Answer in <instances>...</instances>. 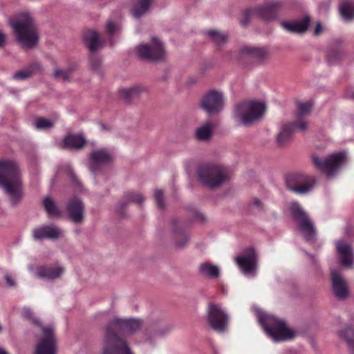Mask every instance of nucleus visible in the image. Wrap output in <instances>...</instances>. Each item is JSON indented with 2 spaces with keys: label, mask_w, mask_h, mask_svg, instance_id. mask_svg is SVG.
<instances>
[{
  "label": "nucleus",
  "mask_w": 354,
  "mask_h": 354,
  "mask_svg": "<svg viewBox=\"0 0 354 354\" xmlns=\"http://www.w3.org/2000/svg\"><path fill=\"white\" fill-rule=\"evenodd\" d=\"M141 327V321L136 319L115 318L106 328L104 354H132L127 342L119 335L133 333Z\"/></svg>",
  "instance_id": "obj_1"
},
{
  "label": "nucleus",
  "mask_w": 354,
  "mask_h": 354,
  "mask_svg": "<svg viewBox=\"0 0 354 354\" xmlns=\"http://www.w3.org/2000/svg\"><path fill=\"white\" fill-rule=\"evenodd\" d=\"M0 187L9 197L12 206L19 203L24 194L23 184L19 165L15 160H0Z\"/></svg>",
  "instance_id": "obj_2"
},
{
  "label": "nucleus",
  "mask_w": 354,
  "mask_h": 354,
  "mask_svg": "<svg viewBox=\"0 0 354 354\" xmlns=\"http://www.w3.org/2000/svg\"><path fill=\"white\" fill-rule=\"evenodd\" d=\"M9 24L13 28L17 39L26 48L35 47L38 42V32L34 20L28 13H20L9 19Z\"/></svg>",
  "instance_id": "obj_3"
},
{
  "label": "nucleus",
  "mask_w": 354,
  "mask_h": 354,
  "mask_svg": "<svg viewBox=\"0 0 354 354\" xmlns=\"http://www.w3.org/2000/svg\"><path fill=\"white\" fill-rule=\"evenodd\" d=\"M257 313L259 324L274 342L286 341L294 337V333L287 327L284 320L267 315L261 310H257Z\"/></svg>",
  "instance_id": "obj_4"
},
{
  "label": "nucleus",
  "mask_w": 354,
  "mask_h": 354,
  "mask_svg": "<svg viewBox=\"0 0 354 354\" xmlns=\"http://www.w3.org/2000/svg\"><path fill=\"white\" fill-rule=\"evenodd\" d=\"M266 109L265 103L257 101L245 102L236 105L234 117L239 124L248 126L261 120Z\"/></svg>",
  "instance_id": "obj_5"
},
{
  "label": "nucleus",
  "mask_w": 354,
  "mask_h": 354,
  "mask_svg": "<svg viewBox=\"0 0 354 354\" xmlns=\"http://www.w3.org/2000/svg\"><path fill=\"white\" fill-rule=\"evenodd\" d=\"M198 180L205 186L215 189L222 185L228 179L224 167L216 165H202L198 167Z\"/></svg>",
  "instance_id": "obj_6"
},
{
  "label": "nucleus",
  "mask_w": 354,
  "mask_h": 354,
  "mask_svg": "<svg viewBox=\"0 0 354 354\" xmlns=\"http://www.w3.org/2000/svg\"><path fill=\"white\" fill-rule=\"evenodd\" d=\"M312 160L317 169L328 177H332L346 164V153L342 151L335 153L326 158H322L314 154L312 156Z\"/></svg>",
  "instance_id": "obj_7"
},
{
  "label": "nucleus",
  "mask_w": 354,
  "mask_h": 354,
  "mask_svg": "<svg viewBox=\"0 0 354 354\" xmlns=\"http://www.w3.org/2000/svg\"><path fill=\"white\" fill-rule=\"evenodd\" d=\"M290 211L297 223V227L304 239L308 242H313L316 236V230L313 221L297 202L291 203Z\"/></svg>",
  "instance_id": "obj_8"
},
{
  "label": "nucleus",
  "mask_w": 354,
  "mask_h": 354,
  "mask_svg": "<svg viewBox=\"0 0 354 354\" xmlns=\"http://www.w3.org/2000/svg\"><path fill=\"white\" fill-rule=\"evenodd\" d=\"M282 3L280 1L266 2L257 7L255 10L247 9L244 11V18L241 20V24L245 26L248 24L250 17L252 12H254L259 18L264 21H270L276 19L278 17V13Z\"/></svg>",
  "instance_id": "obj_9"
},
{
  "label": "nucleus",
  "mask_w": 354,
  "mask_h": 354,
  "mask_svg": "<svg viewBox=\"0 0 354 354\" xmlns=\"http://www.w3.org/2000/svg\"><path fill=\"white\" fill-rule=\"evenodd\" d=\"M315 183L316 180L313 176L301 173H292L286 177V184L288 189L297 194L308 193Z\"/></svg>",
  "instance_id": "obj_10"
},
{
  "label": "nucleus",
  "mask_w": 354,
  "mask_h": 354,
  "mask_svg": "<svg viewBox=\"0 0 354 354\" xmlns=\"http://www.w3.org/2000/svg\"><path fill=\"white\" fill-rule=\"evenodd\" d=\"M229 317L221 305L209 303L207 308V322L209 326L218 332L224 331L228 324Z\"/></svg>",
  "instance_id": "obj_11"
},
{
  "label": "nucleus",
  "mask_w": 354,
  "mask_h": 354,
  "mask_svg": "<svg viewBox=\"0 0 354 354\" xmlns=\"http://www.w3.org/2000/svg\"><path fill=\"white\" fill-rule=\"evenodd\" d=\"M138 55L149 62H157L165 57V49L161 41L157 38L151 39V44H140L137 47Z\"/></svg>",
  "instance_id": "obj_12"
},
{
  "label": "nucleus",
  "mask_w": 354,
  "mask_h": 354,
  "mask_svg": "<svg viewBox=\"0 0 354 354\" xmlns=\"http://www.w3.org/2000/svg\"><path fill=\"white\" fill-rule=\"evenodd\" d=\"M235 261L241 272L247 276L254 277L258 268L257 254L253 248L244 250L243 253L237 256Z\"/></svg>",
  "instance_id": "obj_13"
},
{
  "label": "nucleus",
  "mask_w": 354,
  "mask_h": 354,
  "mask_svg": "<svg viewBox=\"0 0 354 354\" xmlns=\"http://www.w3.org/2000/svg\"><path fill=\"white\" fill-rule=\"evenodd\" d=\"M224 104L223 93L216 90L208 91L201 102V108L208 114L220 112L223 109Z\"/></svg>",
  "instance_id": "obj_14"
},
{
  "label": "nucleus",
  "mask_w": 354,
  "mask_h": 354,
  "mask_svg": "<svg viewBox=\"0 0 354 354\" xmlns=\"http://www.w3.org/2000/svg\"><path fill=\"white\" fill-rule=\"evenodd\" d=\"M44 337L36 346V354H55L56 342L54 337V329L51 326L43 327Z\"/></svg>",
  "instance_id": "obj_15"
},
{
  "label": "nucleus",
  "mask_w": 354,
  "mask_h": 354,
  "mask_svg": "<svg viewBox=\"0 0 354 354\" xmlns=\"http://www.w3.org/2000/svg\"><path fill=\"white\" fill-rule=\"evenodd\" d=\"M113 156L106 149L93 150L89 155V169L92 173L96 172L102 165L111 163Z\"/></svg>",
  "instance_id": "obj_16"
},
{
  "label": "nucleus",
  "mask_w": 354,
  "mask_h": 354,
  "mask_svg": "<svg viewBox=\"0 0 354 354\" xmlns=\"http://www.w3.org/2000/svg\"><path fill=\"white\" fill-rule=\"evenodd\" d=\"M84 205L77 197L71 198L66 205V211L69 218L75 223H80L83 220Z\"/></svg>",
  "instance_id": "obj_17"
},
{
  "label": "nucleus",
  "mask_w": 354,
  "mask_h": 354,
  "mask_svg": "<svg viewBox=\"0 0 354 354\" xmlns=\"http://www.w3.org/2000/svg\"><path fill=\"white\" fill-rule=\"evenodd\" d=\"M337 252L340 255L342 266L351 268L354 264V254L351 246L343 240L336 242Z\"/></svg>",
  "instance_id": "obj_18"
},
{
  "label": "nucleus",
  "mask_w": 354,
  "mask_h": 354,
  "mask_svg": "<svg viewBox=\"0 0 354 354\" xmlns=\"http://www.w3.org/2000/svg\"><path fill=\"white\" fill-rule=\"evenodd\" d=\"M332 287L337 297L344 299L348 296V287L341 274L335 270H331Z\"/></svg>",
  "instance_id": "obj_19"
},
{
  "label": "nucleus",
  "mask_w": 354,
  "mask_h": 354,
  "mask_svg": "<svg viewBox=\"0 0 354 354\" xmlns=\"http://www.w3.org/2000/svg\"><path fill=\"white\" fill-rule=\"evenodd\" d=\"M171 231L175 239V246L177 248H182L189 241V237L184 229L181 223L176 220H173L171 222Z\"/></svg>",
  "instance_id": "obj_20"
},
{
  "label": "nucleus",
  "mask_w": 354,
  "mask_h": 354,
  "mask_svg": "<svg viewBox=\"0 0 354 354\" xmlns=\"http://www.w3.org/2000/svg\"><path fill=\"white\" fill-rule=\"evenodd\" d=\"M62 230L55 225H46L36 228L33 230V237L35 240L44 239H55L62 234Z\"/></svg>",
  "instance_id": "obj_21"
},
{
  "label": "nucleus",
  "mask_w": 354,
  "mask_h": 354,
  "mask_svg": "<svg viewBox=\"0 0 354 354\" xmlns=\"http://www.w3.org/2000/svg\"><path fill=\"white\" fill-rule=\"evenodd\" d=\"M64 269L61 266L54 267L39 266L37 268V276L39 278L53 280L59 278L63 273Z\"/></svg>",
  "instance_id": "obj_22"
},
{
  "label": "nucleus",
  "mask_w": 354,
  "mask_h": 354,
  "mask_svg": "<svg viewBox=\"0 0 354 354\" xmlns=\"http://www.w3.org/2000/svg\"><path fill=\"white\" fill-rule=\"evenodd\" d=\"M309 24V17H305L303 19L295 22H281L283 28L292 32H304L307 30Z\"/></svg>",
  "instance_id": "obj_23"
},
{
  "label": "nucleus",
  "mask_w": 354,
  "mask_h": 354,
  "mask_svg": "<svg viewBox=\"0 0 354 354\" xmlns=\"http://www.w3.org/2000/svg\"><path fill=\"white\" fill-rule=\"evenodd\" d=\"M86 144V139L82 134H68L63 140L65 148L80 149Z\"/></svg>",
  "instance_id": "obj_24"
},
{
  "label": "nucleus",
  "mask_w": 354,
  "mask_h": 354,
  "mask_svg": "<svg viewBox=\"0 0 354 354\" xmlns=\"http://www.w3.org/2000/svg\"><path fill=\"white\" fill-rule=\"evenodd\" d=\"M84 39L90 51L93 53L102 45L99 34L95 30L87 31L84 34Z\"/></svg>",
  "instance_id": "obj_25"
},
{
  "label": "nucleus",
  "mask_w": 354,
  "mask_h": 354,
  "mask_svg": "<svg viewBox=\"0 0 354 354\" xmlns=\"http://www.w3.org/2000/svg\"><path fill=\"white\" fill-rule=\"evenodd\" d=\"M41 71V65L38 63H32L24 70L17 71L13 74V79L24 80L28 79Z\"/></svg>",
  "instance_id": "obj_26"
},
{
  "label": "nucleus",
  "mask_w": 354,
  "mask_h": 354,
  "mask_svg": "<svg viewBox=\"0 0 354 354\" xmlns=\"http://www.w3.org/2000/svg\"><path fill=\"white\" fill-rule=\"evenodd\" d=\"M198 272L203 277L209 279H216L219 276V268L208 262L201 263Z\"/></svg>",
  "instance_id": "obj_27"
},
{
  "label": "nucleus",
  "mask_w": 354,
  "mask_h": 354,
  "mask_svg": "<svg viewBox=\"0 0 354 354\" xmlns=\"http://www.w3.org/2000/svg\"><path fill=\"white\" fill-rule=\"evenodd\" d=\"M214 126L212 122H206L205 124L196 129L195 132L196 138L200 141H207L210 139L212 135Z\"/></svg>",
  "instance_id": "obj_28"
},
{
  "label": "nucleus",
  "mask_w": 354,
  "mask_h": 354,
  "mask_svg": "<svg viewBox=\"0 0 354 354\" xmlns=\"http://www.w3.org/2000/svg\"><path fill=\"white\" fill-rule=\"evenodd\" d=\"M243 52L252 57L259 62H263L268 58V53L265 48H258L252 47H245L243 49Z\"/></svg>",
  "instance_id": "obj_29"
},
{
  "label": "nucleus",
  "mask_w": 354,
  "mask_h": 354,
  "mask_svg": "<svg viewBox=\"0 0 354 354\" xmlns=\"http://www.w3.org/2000/svg\"><path fill=\"white\" fill-rule=\"evenodd\" d=\"M293 133L294 131L290 124H285L277 136L276 140L277 144L280 146L284 145L290 140Z\"/></svg>",
  "instance_id": "obj_30"
},
{
  "label": "nucleus",
  "mask_w": 354,
  "mask_h": 354,
  "mask_svg": "<svg viewBox=\"0 0 354 354\" xmlns=\"http://www.w3.org/2000/svg\"><path fill=\"white\" fill-rule=\"evenodd\" d=\"M142 91V88L139 86H134L129 88H122L119 91L120 97L126 102L137 97Z\"/></svg>",
  "instance_id": "obj_31"
},
{
  "label": "nucleus",
  "mask_w": 354,
  "mask_h": 354,
  "mask_svg": "<svg viewBox=\"0 0 354 354\" xmlns=\"http://www.w3.org/2000/svg\"><path fill=\"white\" fill-rule=\"evenodd\" d=\"M338 335L346 342L351 354H354V328L348 326L344 330H339Z\"/></svg>",
  "instance_id": "obj_32"
},
{
  "label": "nucleus",
  "mask_w": 354,
  "mask_h": 354,
  "mask_svg": "<svg viewBox=\"0 0 354 354\" xmlns=\"http://www.w3.org/2000/svg\"><path fill=\"white\" fill-rule=\"evenodd\" d=\"M153 0H138L133 9L132 15L135 18L141 17L149 9Z\"/></svg>",
  "instance_id": "obj_33"
},
{
  "label": "nucleus",
  "mask_w": 354,
  "mask_h": 354,
  "mask_svg": "<svg viewBox=\"0 0 354 354\" xmlns=\"http://www.w3.org/2000/svg\"><path fill=\"white\" fill-rule=\"evenodd\" d=\"M207 35L211 41L216 45H221L227 41L228 36L227 34L220 33L216 30H210L207 31Z\"/></svg>",
  "instance_id": "obj_34"
},
{
  "label": "nucleus",
  "mask_w": 354,
  "mask_h": 354,
  "mask_svg": "<svg viewBox=\"0 0 354 354\" xmlns=\"http://www.w3.org/2000/svg\"><path fill=\"white\" fill-rule=\"evenodd\" d=\"M340 13L345 20H351L354 18V3L344 2L340 7Z\"/></svg>",
  "instance_id": "obj_35"
},
{
  "label": "nucleus",
  "mask_w": 354,
  "mask_h": 354,
  "mask_svg": "<svg viewBox=\"0 0 354 354\" xmlns=\"http://www.w3.org/2000/svg\"><path fill=\"white\" fill-rule=\"evenodd\" d=\"M43 206L50 216L59 214V209L50 197H46L43 201Z\"/></svg>",
  "instance_id": "obj_36"
},
{
  "label": "nucleus",
  "mask_w": 354,
  "mask_h": 354,
  "mask_svg": "<svg viewBox=\"0 0 354 354\" xmlns=\"http://www.w3.org/2000/svg\"><path fill=\"white\" fill-rule=\"evenodd\" d=\"M127 202L120 203L119 205V210L124 209L129 202H133L138 204H141L144 202V198L139 194L129 193L127 194Z\"/></svg>",
  "instance_id": "obj_37"
},
{
  "label": "nucleus",
  "mask_w": 354,
  "mask_h": 354,
  "mask_svg": "<svg viewBox=\"0 0 354 354\" xmlns=\"http://www.w3.org/2000/svg\"><path fill=\"white\" fill-rule=\"evenodd\" d=\"M313 104L310 102H299L297 104L296 115L298 118L307 115L311 111Z\"/></svg>",
  "instance_id": "obj_38"
},
{
  "label": "nucleus",
  "mask_w": 354,
  "mask_h": 354,
  "mask_svg": "<svg viewBox=\"0 0 354 354\" xmlns=\"http://www.w3.org/2000/svg\"><path fill=\"white\" fill-rule=\"evenodd\" d=\"M343 53L340 50H331L327 54V62L330 65L337 64L342 57Z\"/></svg>",
  "instance_id": "obj_39"
},
{
  "label": "nucleus",
  "mask_w": 354,
  "mask_h": 354,
  "mask_svg": "<svg viewBox=\"0 0 354 354\" xmlns=\"http://www.w3.org/2000/svg\"><path fill=\"white\" fill-rule=\"evenodd\" d=\"M35 127L39 130L49 129H51L54 124L51 120L39 118L35 121Z\"/></svg>",
  "instance_id": "obj_40"
},
{
  "label": "nucleus",
  "mask_w": 354,
  "mask_h": 354,
  "mask_svg": "<svg viewBox=\"0 0 354 354\" xmlns=\"http://www.w3.org/2000/svg\"><path fill=\"white\" fill-rule=\"evenodd\" d=\"M90 66L93 71L100 73L102 68L101 59L95 55L93 54L89 59Z\"/></svg>",
  "instance_id": "obj_41"
},
{
  "label": "nucleus",
  "mask_w": 354,
  "mask_h": 354,
  "mask_svg": "<svg viewBox=\"0 0 354 354\" xmlns=\"http://www.w3.org/2000/svg\"><path fill=\"white\" fill-rule=\"evenodd\" d=\"M72 75V70H61L57 68L54 71V76L64 81H68Z\"/></svg>",
  "instance_id": "obj_42"
},
{
  "label": "nucleus",
  "mask_w": 354,
  "mask_h": 354,
  "mask_svg": "<svg viewBox=\"0 0 354 354\" xmlns=\"http://www.w3.org/2000/svg\"><path fill=\"white\" fill-rule=\"evenodd\" d=\"M22 315L24 318L29 319L34 324L40 326L41 325L39 319L34 317L33 313L31 309L28 308H24L22 311Z\"/></svg>",
  "instance_id": "obj_43"
},
{
  "label": "nucleus",
  "mask_w": 354,
  "mask_h": 354,
  "mask_svg": "<svg viewBox=\"0 0 354 354\" xmlns=\"http://www.w3.org/2000/svg\"><path fill=\"white\" fill-rule=\"evenodd\" d=\"M289 124L294 132L297 130L304 132L308 129V123L305 120H300L297 122H290Z\"/></svg>",
  "instance_id": "obj_44"
},
{
  "label": "nucleus",
  "mask_w": 354,
  "mask_h": 354,
  "mask_svg": "<svg viewBox=\"0 0 354 354\" xmlns=\"http://www.w3.org/2000/svg\"><path fill=\"white\" fill-rule=\"evenodd\" d=\"M154 198L156 201L157 206L160 209H163L165 207L164 200H163V192L162 190L157 189L154 192Z\"/></svg>",
  "instance_id": "obj_45"
},
{
  "label": "nucleus",
  "mask_w": 354,
  "mask_h": 354,
  "mask_svg": "<svg viewBox=\"0 0 354 354\" xmlns=\"http://www.w3.org/2000/svg\"><path fill=\"white\" fill-rule=\"evenodd\" d=\"M106 31L110 35H113L114 32L118 31L120 28L119 25L114 24L112 21H108L106 23Z\"/></svg>",
  "instance_id": "obj_46"
},
{
  "label": "nucleus",
  "mask_w": 354,
  "mask_h": 354,
  "mask_svg": "<svg viewBox=\"0 0 354 354\" xmlns=\"http://www.w3.org/2000/svg\"><path fill=\"white\" fill-rule=\"evenodd\" d=\"M5 279L10 286H14L15 285L14 279H12L9 275H6Z\"/></svg>",
  "instance_id": "obj_47"
},
{
  "label": "nucleus",
  "mask_w": 354,
  "mask_h": 354,
  "mask_svg": "<svg viewBox=\"0 0 354 354\" xmlns=\"http://www.w3.org/2000/svg\"><path fill=\"white\" fill-rule=\"evenodd\" d=\"M6 41V37L4 34L0 31V47L3 46Z\"/></svg>",
  "instance_id": "obj_48"
},
{
  "label": "nucleus",
  "mask_w": 354,
  "mask_h": 354,
  "mask_svg": "<svg viewBox=\"0 0 354 354\" xmlns=\"http://www.w3.org/2000/svg\"><path fill=\"white\" fill-rule=\"evenodd\" d=\"M322 32V26L321 24L319 22L317 23L315 30V35H318Z\"/></svg>",
  "instance_id": "obj_49"
},
{
  "label": "nucleus",
  "mask_w": 354,
  "mask_h": 354,
  "mask_svg": "<svg viewBox=\"0 0 354 354\" xmlns=\"http://www.w3.org/2000/svg\"><path fill=\"white\" fill-rule=\"evenodd\" d=\"M252 203L253 205L257 206V207H260L261 205L260 200H259L258 198L253 199Z\"/></svg>",
  "instance_id": "obj_50"
},
{
  "label": "nucleus",
  "mask_w": 354,
  "mask_h": 354,
  "mask_svg": "<svg viewBox=\"0 0 354 354\" xmlns=\"http://www.w3.org/2000/svg\"><path fill=\"white\" fill-rule=\"evenodd\" d=\"M0 354H8V353L5 349L0 348Z\"/></svg>",
  "instance_id": "obj_51"
},
{
  "label": "nucleus",
  "mask_w": 354,
  "mask_h": 354,
  "mask_svg": "<svg viewBox=\"0 0 354 354\" xmlns=\"http://www.w3.org/2000/svg\"><path fill=\"white\" fill-rule=\"evenodd\" d=\"M283 354H295V353L293 352L292 351H286Z\"/></svg>",
  "instance_id": "obj_52"
},
{
  "label": "nucleus",
  "mask_w": 354,
  "mask_h": 354,
  "mask_svg": "<svg viewBox=\"0 0 354 354\" xmlns=\"http://www.w3.org/2000/svg\"><path fill=\"white\" fill-rule=\"evenodd\" d=\"M196 217H197L198 218L203 219V215H201V214H197V215H196Z\"/></svg>",
  "instance_id": "obj_53"
},
{
  "label": "nucleus",
  "mask_w": 354,
  "mask_h": 354,
  "mask_svg": "<svg viewBox=\"0 0 354 354\" xmlns=\"http://www.w3.org/2000/svg\"><path fill=\"white\" fill-rule=\"evenodd\" d=\"M352 98L354 99V93L352 94Z\"/></svg>",
  "instance_id": "obj_54"
}]
</instances>
